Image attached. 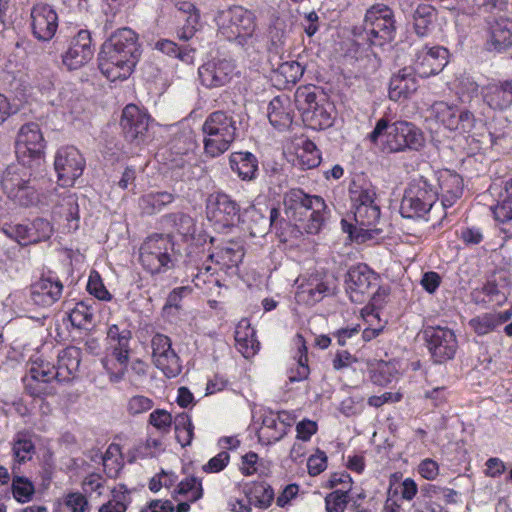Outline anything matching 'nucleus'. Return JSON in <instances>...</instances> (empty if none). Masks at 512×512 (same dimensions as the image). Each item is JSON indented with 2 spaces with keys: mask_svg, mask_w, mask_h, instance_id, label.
<instances>
[{
  "mask_svg": "<svg viewBox=\"0 0 512 512\" xmlns=\"http://www.w3.org/2000/svg\"><path fill=\"white\" fill-rule=\"evenodd\" d=\"M141 56L138 35L123 27L113 32L102 44L98 55V67L103 75L115 81L127 79Z\"/></svg>",
  "mask_w": 512,
  "mask_h": 512,
  "instance_id": "f257e3e1",
  "label": "nucleus"
},
{
  "mask_svg": "<svg viewBox=\"0 0 512 512\" xmlns=\"http://www.w3.org/2000/svg\"><path fill=\"white\" fill-rule=\"evenodd\" d=\"M397 26L394 11L384 3H376L367 9L361 26H355L352 34L369 45L384 46L396 37Z\"/></svg>",
  "mask_w": 512,
  "mask_h": 512,
  "instance_id": "f03ea898",
  "label": "nucleus"
},
{
  "mask_svg": "<svg viewBox=\"0 0 512 512\" xmlns=\"http://www.w3.org/2000/svg\"><path fill=\"white\" fill-rule=\"evenodd\" d=\"M32 162H11L1 180L8 197L23 207L37 205L43 195L39 182L32 178Z\"/></svg>",
  "mask_w": 512,
  "mask_h": 512,
  "instance_id": "7ed1b4c3",
  "label": "nucleus"
},
{
  "mask_svg": "<svg viewBox=\"0 0 512 512\" xmlns=\"http://www.w3.org/2000/svg\"><path fill=\"white\" fill-rule=\"evenodd\" d=\"M384 134L386 135L384 150L390 153L406 150L419 151L425 144L421 129L408 121L399 120L390 124L388 119L381 118L368 135V139L375 144Z\"/></svg>",
  "mask_w": 512,
  "mask_h": 512,
  "instance_id": "20e7f679",
  "label": "nucleus"
},
{
  "mask_svg": "<svg viewBox=\"0 0 512 512\" xmlns=\"http://www.w3.org/2000/svg\"><path fill=\"white\" fill-rule=\"evenodd\" d=\"M295 106L301 113L302 121L308 128L323 130L333 124V104L324 92L315 87H300L295 93Z\"/></svg>",
  "mask_w": 512,
  "mask_h": 512,
  "instance_id": "39448f33",
  "label": "nucleus"
},
{
  "mask_svg": "<svg viewBox=\"0 0 512 512\" xmlns=\"http://www.w3.org/2000/svg\"><path fill=\"white\" fill-rule=\"evenodd\" d=\"M174 242L170 235L153 234L147 237L139 249V262L151 275L166 273L175 266Z\"/></svg>",
  "mask_w": 512,
  "mask_h": 512,
  "instance_id": "423d86ee",
  "label": "nucleus"
},
{
  "mask_svg": "<svg viewBox=\"0 0 512 512\" xmlns=\"http://www.w3.org/2000/svg\"><path fill=\"white\" fill-rule=\"evenodd\" d=\"M439 197L435 187L423 176L413 179L405 189L400 204V213L404 218H425Z\"/></svg>",
  "mask_w": 512,
  "mask_h": 512,
  "instance_id": "0eeeda50",
  "label": "nucleus"
},
{
  "mask_svg": "<svg viewBox=\"0 0 512 512\" xmlns=\"http://www.w3.org/2000/svg\"><path fill=\"white\" fill-rule=\"evenodd\" d=\"M218 32L229 41H236L245 47L252 41L256 28L254 14L241 6H233L222 11L218 17Z\"/></svg>",
  "mask_w": 512,
  "mask_h": 512,
  "instance_id": "6e6552de",
  "label": "nucleus"
},
{
  "mask_svg": "<svg viewBox=\"0 0 512 512\" xmlns=\"http://www.w3.org/2000/svg\"><path fill=\"white\" fill-rule=\"evenodd\" d=\"M380 215V207L376 203L355 208L351 210V215L341 220L342 230L350 239L363 243L381 234L382 229L377 228Z\"/></svg>",
  "mask_w": 512,
  "mask_h": 512,
  "instance_id": "1a4fd4ad",
  "label": "nucleus"
},
{
  "mask_svg": "<svg viewBox=\"0 0 512 512\" xmlns=\"http://www.w3.org/2000/svg\"><path fill=\"white\" fill-rule=\"evenodd\" d=\"M186 275L194 286L203 294L219 295L224 286L225 275L214 263L208 262V255L204 261L194 259L189 255L185 265Z\"/></svg>",
  "mask_w": 512,
  "mask_h": 512,
  "instance_id": "9d476101",
  "label": "nucleus"
},
{
  "mask_svg": "<svg viewBox=\"0 0 512 512\" xmlns=\"http://www.w3.org/2000/svg\"><path fill=\"white\" fill-rule=\"evenodd\" d=\"M54 369V365L44 360L33 361L27 375L23 378L26 393L34 398L54 395L55 383H58Z\"/></svg>",
  "mask_w": 512,
  "mask_h": 512,
  "instance_id": "9b49d317",
  "label": "nucleus"
},
{
  "mask_svg": "<svg viewBox=\"0 0 512 512\" xmlns=\"http://www.w3.org/2000/svg\"><path fill=\"white\" fill-rule=\"evenodd\" d=\"M4 234L21 246L45 242L53 235L52 224L43 218H35L23 223H6L2 228Z\"/></svg>",
  "mask_w": 512,
  "mask_h": 512,
  "instance_id": "f8f14e48",
  "label": "nucleus"
},
{
  "mask_svg": "<svg viewBox=\"0 0 512 512\" xmlns=\"http://www.w3.org/2000/svg\"><path fill=\"white\" fill-rule=\"evenodd\" d=\"M423 334L427 349L435 363H444L455 357L458 341L452 329L442 326H428Z\"/></svg>",
  "mask_w": 512,
  "mask_h": 512,
  "instance_id": "ddd939ff",
  "label": "nucleus"
},
{
  "mask_svg": "<svg viewBox=\"0 0 512 512\" xmlns=\"http://www.w3.org/2000/svg\"><path fill=\"white\" fill-rule=\"evenodd\" d=\"M347 293L354 303L370 299L379 286V276L366 264L352 266L347 273Z\"/></svg>",
  "mask_w": 512,
  "mask_h": 512,
  "instance_id": "4468645a",
  "label": "nucleus"
},
{
  "mask_svg": "<svg viewBox=\"0 0 512 512\" xmlns=\"http://www.w3.org/2000/svg\"><path fill=\"white\" fill-rule=\"evenodd\" d=\"M206 215L216 228H228L239 220L240 207L229 195L217 192L209 195L207 199Z\"/></svg>",
  "mask_w": 512,
  "mask_h": 512,
  "instance_id": "2eb2a0df",
  "label": "nucleus"
},
{
  "mask_svg": "<svg viewBox=\"0 0 512 512\" xmlns=\"http://www.w3.org/2000/svg\"><path fill=\"white\" fill-rule=\"evenodd\" d=\"M150 115L134 104H128L122 111L120 125L125 139L136 145L150 139Z\"/></svg>",
  "mask_w": 512,
  "mask_h": 512,
  "instance_id": "dca6fc26",
  "label": "nucleus"
},
{
  "mask_svg": "<svg viewBox=\"0 0 512 512\" xmlns=\"http://www.w3.org/2000/svg\"><path fill=\"white\" fill-rule=\"evenodd\" d=\"M152 360L165 377L175 378L182 372V361L172 348V341L167 335L156 333L151 340Z\"/></svg>",
  "mask_w": 512,
  "mask_h": 512,
  "instance_id": "f3484780",
  "label": "nucleus"
},
{
  "mask_svg": "<svg viewBox=\"0 0 512 512\" xmlns=\"http://www.w3.org/2000/svg\"><path fill=\"white\" fill-rule=\"evenodd\" d=\"M15 154L17 160L44 157V139L37 123H26L20 128L15 142Z\"/></svg>",
  "mask_w": 512,
  "mask_h": 512,
  "instance_id": "a211bd4d",
  "label": "nucleus"
},
{
  "mask_svg": "<svg viewBox=\"0 0 512 512\" xmlns=\"http://www.w3.org/2000/svg\"><path fill=\"white\" fill-rule=\"evenodd\" d=\"M35 434L22 429L17 431L11 442V473H23V465L33 460L36 455Z\"/></svg>",
  "mask_w": 512,
  "mask_h": 512,
  "instance_id": "6ab92c4d",
  "label": "nucleus"
},
{
  "mask_svg": "<svg viewBox=\"0 0 512 512\" xmlns=\"http://www.w3.org/2000/svg\"><path fill=\"white\" fill-rule=\"evenodd\" d=\"M90 31L82 29L72 38L68 50L62 55V61L69 70H75L88 63L94 55Z\"/></svg>",
  "mask_w": 512,
  "mask_h": 512,
  "instance_id": "aec40b11",
  "label": "nucleus"
},
{
  "mask_svg": "<svg viewBox=\"0 0 512 512\" xmlns=\"http://www.w3.org/2000/svg\"><path fill=\"white\" fill-rule=\"evenodd\" d=\"M449 62V51L443 46L424 47L417 55L413 69L421 78L440 73Z\"/></svg>",
  "mask_w": 512,
  "mask_h": 512,
  "instance_id": "412c9836",
  "label": "nucleus"
},
{
  "mask_svg": "<svg viewBox=\"0 0 512 512\" xmlns=\"http://www.w3.org/2000/svg\"><path fill=\"white\" fill-rule=\"evenodd\" d=\"M316 208V211L327 210L324 199L317 195L306 194L302 189H291L284 196V210L289 219H300L303 213Z\"/></svg>",
  "mask_w": 512,
  "mask_h": 512,
  "instance_id": "4be33fe9",
  "label": "nucleus"
},
{
  "mask_svg": "<svg viewBox=\"0 0 512 512\" xmlns=\"http://www.w3.org/2000/svg\"><path fill=\"white\" fill-rule=\"evenodd\" d=\"M235 65L227 59H213L202 64L198 69L201 84L207 88H220L233 78Z\"/></svg>",
  "mask_w": 512,
  "mask_h": 512,
  "instance_id": "5701e85b",
  "label": "nucleus"
},
{
  "mask_svg": "<svg viewBox=\"0 0 512 512\" xmlns=\"http://www.w3.org/2000/svg\"><path fill=\"white\" fill-rule=\"evenodd\" d=\"M245 256L242 241L230 240L208 255V262L214 263L224 275L234 274Z\"/></svg>",
  "mask_w": 512,
  "mask_h": 512,
  "instance_id": "b1692460",
  "label": "nucleus"
},
{
  "mask_svg": "<svg viewBox=\"0 0 512 512\" xmlns=\"http://www.w3.org/2000/svg\"><path fill=\"white\" fill-rule=\"evenodd\" d=\"M64 285L59 277L42 275L30 288L33 303L40 307H50L58 302L63 294Z\"/></svg>",
  "mask_w": 512,
  "mask_h": 512,
  "instance_id": "393cba45",
  "label": "nucleus"
},
{
  "mask_svg": "<svg viewBox=\"0 0 512 512\" xmlns=\"http://www.w3.org/2000/svg\"><path fill=\"white\" fill-rule=\"evenodd\" d=\"M33 35L40 41H49L58 28L56 11L45 3H38L31 10Z\"/></svg>",
  "mask_w": 512,
  "mask_h": 512,
  "instance_id": "a878e982",
  "label": "nucleus"
},
{
  "mask_svg": "<svg viewBox=\"0 0 512 512\" xmlns=\"http://www.w3.org/2000/svg\"><path fill=\"white\" fill-rule=\"evenodd\" d=\"M331 293V281L325 275L311 274L298 286L296 300L300 304L312 306Z\"/></svg>",
  "mask_w": 512,
  "mask_h": 512,
  "instance_id": "bb28decb",
  "label": "nucleus"
},
{
  "mask_svg": "<svg viewBox=\"0 0 512 512\" xmlns=\"http://www.w3.org/2000/svg\"><path fill=\"white\" fill-rule=\"evenodd\" d=\"M132 332L128 328L120 327L117 324H110L106 334V353L115 359L129 361L130 357V341Z\"/></svg>",
  "mask_w": 512,
  "mask_h": 512,
  "instance_id": "cd10ccee",
  "label": "nucleus"
},
{
  "mask_svg": "<svg viewBox=\"0 0 512 512\" xmlns=\"http://www.w3.org/2000/svg\"><path fill=\"white\" fill-rule=\"evenodd\" d=\"M81 358L82 350L76 346H68L58 353L54 369L58 383H69L78 377Z\"/></svg>",
  "mask_w": 512,
  "mask_h": 512,
  "instance_id": "c85d7f7f",
  "label": "nucleus"
},
{
  "mask_svg": "<svg viewBox=\"0 0 512 512\" xmlns=\"http://www.w3.org/2000/svg\"><path fill=\"white\" fill-rule=\"evenodd\" d=\"M438 185L440 188L443 208L452 207L462 197L464 190L463 177L449 169L439 172Z\"/></svg>",
  "mask_w": 512,
  "mask_h": 512,
  "instance_id": "c756f323",
  "label": "nucleus"
},
{
  "mask_svg": "<svg viewBox=\"0 0 512 512\" xmlns=\"http://www.w3.org/2000/svg\"><path fill=\"white\" fill-rule=\"evenodd\" d=\"M416 71L413 67H404L394 74L389 83V98L399 101L409 98L418 89V82L415 77Z\"/></svg>",
  "mask_w": 512,
  "mask_h": 512,
  "instance_id": "7c9ffc66",
  "label": "nucleus"
},
{
  "mask_svg": "<svg viewBox=\"0 0 512 512\" xmlns=\"http://www.w3.org/2000/svg\"><path fill=\"white\" fill-rule=\"evenodd\" d=\"M481 94L491 109L504 110L512 105V79L489 83Z\"/></svg>",
  "mask_w": 512,
  "mask_h": 512,
  "instance_id": "2f4dec72",
  "label": "nucleus"
},
{
  "mask_svg": "<svg viewBox=\"0 0 512 512\" xmlns=\"http://www.w3.org/2000/svg\"><path fill=\"white\" fill-rule=\"evenodd\" d=\"M486 46L487 50L495 52H503L512 47V19L499 17L490 24Z\"/></svg>",
  "mask_w": 512,
  "mask_h": 512,
  "instance_id": "473e14b6",
  "label": "nucleus"
},
{
  "mask_svg": "<svg viewBox=\"0 0 512 512\" xmlns=\"http://www.w3.org/2000/svg\"><path fill=\"white\" fill-rule=\"evenodd\" d=\"M236 131V121L221 110L211 113L203 124V132L207 136L223 137L234 141Z\"/></svg>",
  "mask_w": 512,
  "mask_h": 512,
  "instance_id": "72a5a7b5",
  "label": "nucleus"
},
{
  "mask_svg": "<svg viewBox=\"0 0 512 512\" xmlns=\"http://www.w3.org/2000/svg\"><path fill=\"white\" fill-rule=\"evenodd\" d=\"M293 341L296 347V351L293 354L295 363L288 371V379L291 383L304 381L310 375L306 340L302 334L297 333Z\"/></svg>",
  "mask_w": 512,
  "mask_h": 512,
  "instance_id": "f704fd0d",
  "label": "nucleus"
},
{
  "mask_svg": "<svg viewBox=\"0 0 512 512\" xmlns=\"http://www.w3.org/2000/svg\"><path fill=\"white\" fill-rule=\"evenodd\" d=\"M242 491L249 503L260 510L268 509L275 499L272 486L265 481L246 482Z\"/></svg>",
  "mask_w": 512,
  "mask_h": 512,
  "instance_id": "c9c22d12",
  "label": "nucleus"
},
{
  "mask_svg": "<svg viewBox=\"0 0 512 512\" xmlns=\"http://www.w3.org/2000/svg\"><path fill=\"white\" fill-rule=\"evenodd\" d=\"M512 316L509 311L486 312L469 320V327L478 336H485L497 331Z\"/></svg>",
  "mask_w": 512,
  "mask_h": 512,
  "instance_id": "e433bc0d",
  "label": "nucleus"
},
{
  "mask_svg": "<svg viewBox=\"0 0 512 512\" xmlns=\"http://www.w3.org/2000/svg\"><path fill=\"white\" fill-rule=\"evenodd\" d=\"M279 419V416L272 410L263 414L262 425L258 430V439L262 444H274L287 434L285 426Z\"/></svg>",
  "mask_w": 512,
  "mask_h": 512,
  "instance_id": "4c0bfd02",
  "label": "nucleus"
},
{
  "mask_svg": "<svg viewBox=\"0 0 512 512\" xmlns=\"http://www.w3.org/2000/svg\"><path fill=\"white\" fill-rule=\"evenodd\" d=\"M268 118L277 129L289 128L293 122L291 101L287 96L274 97L268 106Z\"/></svg>",
  "mask_w": 512,
  "mask_h": 512,
  "instance_id": "58836bf2",
  "label": "nucleus"
},
{
  "mask_svg": "<svg viewBox=\"0 0 512 512\" xmlns=\"http://www.w3.org/2000/svg\"><path fill=\"white\" fill-rule=\"evenodd\" d=\"M236 349L245 358L253 357L259 350L260 343L256 338V332L248 321L242 320L235 329Z\"/></svg>",
  "mask_w": 512,
  "mask_h": 512,
  "instance_id": "ea45409f",
  "label": "nucleus"
},
{
  "mask_svg": "<svg viewBox=\"0 0 512 512\" xmlns=\"http://www.w3.org/2000/svg\"><path fill=\"white\" fill-rule=\"evenodd\" d=\"M413 29L418 37H427L437 21V10L430 4H419L413 12Z\"/></svg>",
  "mask_w": 512,
  "mask_h": 512,
  "instance_id": "a19ab883",
  "label": "nucleus"
},
{
  "mask_svg": "<svg viewBox=\"0 0 512 512\" xmlns=\"http://www.w3.org/2000/svg\"><path fill=\"white\" fill-rule=\"evenodd\" d=\"M174 199V195L166 191L150 192L142 195L139 198V207L143 213L147 215H153L160 212L167 205L171 204Z\"/></svg>",
  "mask_w": 512,
  "mask_h": 512,
  "instance_id": "79ce46f5",
  "label": "nucleus"
},
{
  "mask_svg": "<svg viewBox=\"0 0 512 512\" xmlns=\"http://www.w3.org/2000/svg\"><path fill=\"white\" fill-rule=\"evenodd\" d=\"M165 221L183 240L194 239L196 224L191 216L181 212L171 213L165 216Z\"/></svg>",
  "mask_w": 512,
  "mask_h": 512,
  "instance_id": "37998d69",
  "label": "nucleus"
},
{
  "mask_svg": "<svg viewBox=\"0 0 512 512\" xmlns=\"http://www.w3.org/2000/svg\"><path fill=\"white\" fill-rule=\"evenodd\" d=\"M474 303L481 305H500L505 301L504 294L499 290L497 283L488 281L482 287L471 292Z\"/></svg>",
  "mask_w": 512,
  "mask_h": 512,
  "instance_id": "c03bdc74",
  "label": "nucleus"
},
{
  "mask_svg": "<svg viewBox=\"0 0 512 512\" xmlns=\"http://www.w3.org/2000/svg\"><path fill=\"white\" fill-rule=\"evenodd\" d=\"M61 187H72L83 174L85 162H53Z\"/></svg>",
  "mask_w": 512,
  "mask_h": 512,
  "instance_id": "a18cd8bd",
  "label": "nucleus"
},
{
  "mask_svg": "<svg viewBox=\"0 0 512 512\" xmlns=\"http://www.w3.org/2000/svg\"><path fill=\"white\" fill-rule=\"evenodd\" d=\"M290 30L284 20L276 19L268 29V51L279 54L284 50Z\"/></svg>",
  "mask_w": 512,
  "mask_h": 512,
  "instance_id": "49530a36",
  "label": "nucleus"
},
{
  "mask_svg": "<svg viewBox=\"0 0 512 512\" xmlns=\"http://www.w3.org/2000/svg\"><path fill=\"white\" fill-rule=\"evenodd\" d=\"M328 209L324 211H316V208L303 213L300 219H290L294 222L299 230H303L308 234H317L323 227L327 218Z\"/></svg>",
  "mask_w": 512,
  "mask_h": 512,
  "instance_id": "de8ad7c7",
  "label": "nucleus"
},
{
  "mask_svg": "<svg viewBox=\"0 0 512 512\" xmlns=\"http://www.w3.org/2000/svg\"><path fill=\"white\" fill-rule=\"evenodd\" d=\"M432 114L447 129L454 131L459 107L444 101H437L431 107Z\"/></svg>",
  "mask_w": 512,
  "mask_h": 512,
  "instance_id": "09e8293b",
  "label": "nucleus"
},
{
  "mask_svg": "<svg viewBox=\"0 0 512 512\" xmlns=\"http://www.w3.org/2000/svg\"><path fill=\"white\" fill-rule=\"evenodd\" d=\"M21 474L12 473V495L17 502L27 503L32 500L35 494V486L29 478Z\"/></svg>",
  "mask_w": 512,
  "mask_h": 512,
  "instance_id": "8fccbe9b",
  "label": "nucleus"
},
{
  "mask_svg": "<svg viewBox=\"0 0 512 512\" xmlns=\"http://www.w3.org/2000/svg\"><path fill=\"white\" fill-rule=\"evenodd\" d=\"M129 504V492L124 485H119L111 490V498L99 507L98 512H126Z\"/></svg>",
  "mask_w": 512,
  "mask_h": 512,
  "instance_id": "3c124183",
  "label": "nucleus"
},
{
  "mask_svg": "<svg viewBox=\"0 0 512 512\" xmlns=\"http://www.w3.org/2000/svg\"><path fill=\"white\" fill-rule=\"evenodd\" d=\"M72 326L78 329H88L93 323L94 309L86 301L75 304L68 314Z\"/></svg>",
  "mask_w": 512,
  "mask_h": 512,
  "instance_id": "603ef678",
  "label": "nucleus"
},
{
  "mask_svg": "<svg viewBox=\"0 0 512 512\" xmlns=\"http://www.w3.org/2000/svg\"><path fill=\"white\" fill-rule=\"evenodd\" d=\"M105 474L109 478H116L122 469L123 461L121 448L118 444H110L102 456Z\"/></svg>",
  "mask_w": 512,
  "mask_h": 512,
  "instance_id": "864d4df0",
  "label": "nucleus"
},
{
  "mask_svg": "<svg viewBox=\"0 0 512 512\" xmlns=\"http://www.w3.org/2000/svg\"><path fill=\"white\" fill-rule=\"evenodd\" d=\"M349 197L351 201V210L372 205L376 203V192L373 188L359 185L353 182L349 188Z\"/></svg>",
  "mask_w": 512,
  "mask_h": 512,
  "instance_id": "5fc2aeb1",
  "label": "nucleus"
},
{
  "mask_svg": "<svg viewBox=\"0 0 512 512\" xmlns=\"http://www.w3.org/2000/svg\"><path fill=\"white\" fill-rule=\"evenodd\" d=\"M175 437L182 447L189 446L194 436V426L187 413L178 414L174 420Z\"/></svg>",
  "mask_w": 512,
  "mask_h": 512,
  "instance_id": "6e6d98bb",
  "label": "nucleus"
},
{
  "mask_svg": "<svg viewBox=\"0 0 512 512\" xmlns=\"http://www.w3.org/2000/svg\"><path fill=\"white\" fill-rule=\"evenodd\" d=\"M176 492L189 502H196L203 497V487L194 476L186 477L177 484Z\"/></svg>",
  "mask_w": 512,
  "mask_h": 512,
  "instance_id": "4d7b16f0",
  "label": "nucleus"
},
{
  "mask_svg": "<svg viewBox=\"0 0 512 512\" xmlns=\"http://www.w3.org/2000/svg\"><path fill=\"white\" fill-rule=\"evenodd\" d=\"M106 486L105 478L99 473L88 474L81 483L82 493L93 500L103 495Z\"/></svg>",
  "mask_w": 512,
  "mask_h": 512,
  "instance_id": "13d9d810",
  "label": "nucleus"
},
{
  "mask_svg": "<svg viewBox=\"0 0 512 512\" xmlns=\"http://www.w3.org/2000/svg\"><path fill=\"white\" fill-rule=\"evenodd\" d=\"M62 505L68 512H91L92 506L87 495L80 491L68 492L63 496Z\"/></svg>",
  "mask_w": 512,
  "mask_h": 512,
  "instance_id": "bf43d9fd",
  "label": "nucleus"
},
{
  "mask_svg": "<svg viewBox=\"0 0 512 512\" xmlns=\"http://www.w3.org/2000/svg\"><path fill=\"white\" fill-rule=\"evenodd\" d=\"M350 502V492L333 490L324 498L326 512H345Z\"/></svg>",
  "mask_w": 512,
  "mask_h": 512,
  "instance_id": "052dcab7",
  "label": "nucleus"
},
{
  "mask_svg": "<svg viewBox=\"0 0 512 512\" xmlns=\"http://www.w3.org/2000/svg\"><path fill=\"white\" fill-rule=\"evenodd\" d=\"M505 191V198L492 208L495 220L501 223L512 220V179L506 183Z\"/></svg>",
  "mask_w": 512,
  "mask_h": 512,
  "instance_id": "680f3d73",
  "label": "nucleus"
},
{
  "mask_svg": "<svg viewBox=\"0 0 512 512\" xmlns=\"http://www.w3.org/2000/svg\"><path fill=\"white\" fill-rule=\"evenodd\" d=\"M275 73L282 77L284 83L295 84L304 74V67L297 61H286L278 65Z\"/></svg>",
  "mask_w": 512,
  "mask_h": 512,
  "instance_id": "e2e57ef3",
  "label": "nucleus"
},
{
  "mask_svg": "<svg viewBox=\"0 0 512 512\" xmlns=\"http://www.w3.org/2000/svg\"><path fill=\"white\" fill-rule=\"evenodd\" d=\"M129 361H124L123 363L119 359H115L114 357L108 355L102 359V364L104 369L109 375V378L112 382H119L124 378V375L127 371Z\"/></svg>",
  "mask_w": 512,
  "mask_h": 512,
  "instance_id": "0e129e2a",
  "label": "nucleus"
},
{
  "mask_svg": "<svg viewBox=\"0 0 512 512\" xmlns=\"http://www.w3.org/2000/svg\"><path fill=\"white\" fill-rule=\"evenodd\" d=\"M233 140L223 137L207 136L204 139V149L207 156L211 158L219 157L230 146Z\"/></svg>",
  "mask_w": 512,
  "mask_h": 512,
  "instance_id": "69168bd1",
  "label": "nucleus"
},
{
  "mask_svg": "<svg viewBox=\"0 0 512 512\" xmlns=\"http://www.w3.org/2000/svg\"><path fill=\"white\" fill-rule=\"evenodd\" d=\"M296 155L299 160H303L305 157H308L307 160H322V155L320 150L317 148L316 144L310 139L300 138L295 143Z\"/></svg>",
  "mask_w": 512,
  "mask_h": 512,
  "instance_id": "338daca9",
  "label": "nucleus"
},
{
  "mask_svg": "<svg viewBox=\"0 0 512 512\" xmlns=\"http://www.w3.org/2000/svg\"><path fill=\"white\" fill-rule=\"evenodd\" d=\"M172 423V415L165 409H156L149 415V424L163 434L170 432Z\"/></svg>",
  "mask_w": 512,
  "mask_h": 512,
  "instance_id": "774afa93",
  "label": "nucleus"
}]
</instances>
